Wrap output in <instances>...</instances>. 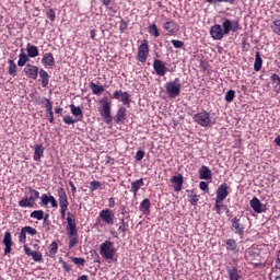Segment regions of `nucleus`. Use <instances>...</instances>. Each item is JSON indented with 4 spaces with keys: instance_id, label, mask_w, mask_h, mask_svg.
Listing matches in <instances>:
<instances>
[{
    "instance_id": "obj_7",
    "label": "nucleus",
    "mask_w": 280,
    "mask_h": 280,
    "mask_svg": "<svg viewBox=\"0 0 280 280\" xmlns=\"http://www.w3.org/2000/svg\"><path fill=\"white\" fill-rule=\"evenodd\" d=\"M98 104L100 107V115L101 117H104L105 121L108 124L113 117L110 116V102H108V97H103Z\"/></svg>"
},
{
    "instance_id": "obj_33",
    "label": "nucleus",
    "mask_w": 280,
    "mask_h": 280,
    "mask_svg": "<svg viewBox=\"0 0 280 280\" xmlns=\"http://www.w3.org/2000/svg\"><path fill=\"white\" fill-rule=\"evenodd\" d=\"M43 154H45V147L43 144H38L34 149V161H38L39 159H43Z\"/></svg>"
},
{
    "instance_id": "obj_46",
    "label": "nucleus",
    "mask_w": 280,
    "mask_h": 280,
    "mask_svg": "<svg viewBox=\"0 0 280 280\" xmlns=\"http://www.w3.org/2000/svg\"><path fill=\"white\" fill-rule=\"evenodd\" d=\"M173 47H175V49H183L185 47V42L183 40H178V39H173L171 40Z\"/></svg>"
},
{
    "instance_id": "obj_12",
    "label": "nucleus",
    "mask_w": 280,
    "mask_h": 280,
    "mask_svg": "<svg viewBox=\"0 0 280 280\" xmlns=\"http://www.w3.org/2000/svg\"><path fill=\"white\" fill-rule=\"evenodd\" d=\"M100 218L105 222V224H108L109 226H113L115 224V213L110 209H104L100 212Z\"/></svg>"
},
{
    "instance_id": "obj_55",
    "label": "nucleus",
    "mask_w": 280,
    "mask_h": 280,
    "mask_svg": "<svg viewBox=\"0 0 280 280\" xmlns=\"http://www.w3.org/2000/svg\"><path fill=\"white\" fill-rule=\"evenodd\" d=\"M143 156H145V151L143 150H139L136 155H135V160L136 161H143Z\"/></svg>"
},
{
    "instance_id": "obj_56",
    "label": "nucleus",
    "mask_w": 280,
    "mask_h": 280,
    "mask_svg": "<svg viewBox=\"0 0 280 280\" xmlns=\"http://www.w3.org/2000/svg\"><path fill=\"white\" fill-rule=\"evenodd\" d=\"M47 16L50 19L51 23H54L56 21V11H54V9H49Z\"/></svg>"
},
{
    "instance_id": "obj_29",
    "label": "nucleus",
    "mask_w": 280,
    "mask_h": 280,
    "mask_svg": "<svg viewBox=\"0 0 280 280\" xmlns=\"http://www.w3.org/2000/svg\"><path fill=\"white\" fill-rule=\"evenodd\" d=\"M164 30L168 32V34H176V32H178V24L174 21L166 22L164 24Z\"/></svg>"
},
{
    "instance_id": "obj_45",
    "label": "nucleus",
    "mask_w": 280,
    "mask_h": 280,
    "mask_svg": "<svg viewBox=\"0 0 280 280\" xmlns=\"http://www.w3.org/2000/svg\"><path fill=\"white\" fill-rule=\"evenodd\" d=\"M188 198L192 207H196V205H198V195H195L194 191H190V194L188 195Z\"/></svg>"
},
{
    "instance_id": "obj_37",
    "label": "nucleus",
    "mask_w": 280,
    "mask_h": 280,
    "mask_svg": "<svg viewBox=\"0 0 280 280\" xmlns=\"http://www.w3.org/2000/svg\"><path fill=\"white\" fill-rule=\"evenodd\" d=\"M148 32L151 36H154V38H159L161 34L159 33V27L156 24H151L148 26Z\"/></svg>"
},
{
    "instance_id": "obj_48",
    "label": "nucleus",
    "mask_w": 280,
    "mask_h": 280,
    "mask_svg": "<svg viewBox=\"0 0 280 280\" xmlns=\"http://www.w3.org/2000/svg\"><path fill=\"white\" fill-rule=\"evenodd\" d=\"M22 229H23L28 235H32V236L38 234V231H36L35 228H32V226H30V225H26V226H24V228H22Z\"/></svg>"
},
{
    "instance_id": "obj_63",
    "label": "nucleus",
    "mask_w": 280,
    "mask_h": 280,
    "mask_svg": "<svg viewBox=\"0 0 280 280\" xmlns=\"http://www.w3.org/2000/svg\"><path fill=\"white\" fill-rule=\"evenodd\" d=\"M47 84H49V78L42 79V86H43V89L47 88Z\"/></svg>"
},
{
    "instance_id": "obj_32",
    "label": "nucleus",
    "mask_w": 280,
    "mask_h": 280,
    "mask_svg": "<svg viewBox=\"0 0 280 280\" xmlns=\"http://www.w3.org/2000/svg\"><path fill=\"white\" fill-rule=\"evenodd\" d=\"M26 51H27L26 55H28V58H36L39 55L38 48L32 44L26 45Z\"/></svg>"
},
{
    "instance_id": "obj_8",
    "label": "nucleus",
    "mask_w": 280,
    "mask_h": 280,
    "mask_svg": "<svg viewBox=\"0 0 280 280\" xmlns=\"http://www.w3.org/2000/svg\"><path fill=\"white\" fill-rule=\"evenodd\" d=\"M150 54V44L147 39L142 40L138 47V60L139 62L145 63L148 61V55Z\"/></svg>"
},
{
    "instance_id": "obj_57",
    "label": "nucleus",
    "mask_w": 280,
    "mask_h": 280,
    "mask_svg": "<svg viewBox=\"0 0 280 280\" xmlns=\"http://www.w3.org/2000/svg\"><path fill=\"white\" fill-rule=\"evenodd\" d=\"M49 202L54 209H58V201L55 196H49Z\"/></svg>"
},
{
    "instance_id": "obj_4",
    "label": "nucleus",
    "mask_w": 280,
    "mask_h": 280,
    "mask_svg": "<svg viewBox=\"0 0 280 280\" xmlns=\"http://www.w3.org/2000/svg\"><path fill=\"white\" fill-rule=\"evenodd\" d=\"M116 253L117 249L115 248V244L110 241H105L100 246V254L103 257V259L113 260L115 259Z\"/></svg>"
},
{
    "instance_id": "obj_53",
    "label": "nucleus",
    "mask_w": 280,
    "mask_h": 280,
    "mask_svg": "<svg viewBox=\"0 0 280 280\" xmlns=\"http://www.w3.org/2000/svg\"><path fill=\"white\" fill-rule=\"evenodd\" d=\"M49 253H51L52 255H56V253H58V243L52 242L49 245Z\"/></svg>"
},
{
    "instance_id": "obj_35",
    "label": "nucleus",
    "mask_w": 280,
    "mask_h": 280,
    "mask_svg": "<svg viewBox=\"0 0 280 280\" xmlns=\"http://www.w3.org/2000/svg\"><path fill=\"white\" fill-rule=\"evenodd\" d=\"M222 202H224V199H215L213 211H215L218 215H222V209H226V206Z\"/></svg>"
},
{
    "instance_id": "obj_17",
    "label": "nucleus",
    "mask_w": 280,
    "mask_h": 280,
    "mask_svg": "<svg viewBox=\"0 0 280 280\" xmlns=\"http://www.w3.org/2000/svg\"><path fill=\"white\" fill-rule=\"evenodd\" d=\"M249 206L253 209V211H255V213H264V212H266V206H264V203H261V201L257 197H254L249 201Z\"/></svg>"
},
{
    "instance_id": "obj_27",
    "label": "nucleus",
    "mask_w": 280,
    "mask_h": 280,
    "mask_svg": "<svg viewBox=\"0 0 280 280\" xmlns=\"http://www.w3.org/2000/svg\"><path fill=\"white\" fill-rule=\"evenodd\" d=\"M116 124H124L126 121V107H120L115 115Z\"/></svg>"
},
{
    "instance_id": "obj_6",
    "label": "nucleus",
    "mask_w": 280,
    "mask_h": 280,
    "mask_svg": "<svg viewBox=\"0 0 280 280\" xmlns=\"http://www.w3.org/2000/svg\"><path fill=\"white\" fill-rule=\"evenodd\" d=\"M221 26L223 27V34H225V36L231 34V32H233V34H235V32H240V21L237 20L223 18Z\"/></svg>"
},
{
    "instance_id": "obj_44",
    "label": "nucleus",
    "mask_w": 280,
    "mask_h": 280,
    "mask_svg": "<svg viewBox=\"0 0 280 280\" xmlns=\"http://www.w3.org/2000/svg\"><path fill=\"white\" fill-rule=\"evenodd\" d=\"M235 100V91L230 90L225 93V102L231 103Z\"/></svg>"
},
{
    "instance_id": "obj_41",
    "label": "nucleus",
    "mask_w": 280,
    "mask_h": 280,
    "mask_svg": "<svg viewBox=\"0 0 280 280\" xmlns=\"http://www.w3.org/2000/svg\"><path fill=\"white\" fill-rule=\"evenodd\" d=\"M102 188V182L93 180L90 183V191H97V189Z\"/></svg>"
},
{
    "instance_id": "obj_49",
    "label": "nucleus",
    "mask_w": 280,
    "mask_h": 280,
    "mask_svg": "<svg viewBox=\"0 0 280 280\" xmlns=\"http://www.w3.org/2000/svg\"><path fill=\"white\" fill-rule=\"evenodd\" d=\"M272 30L275 34H278V36H280V20L273 21Z\"/></svg>"
},
{
    "instance_id": "obj_40",
    "label": "nucleus",
    "mask_w": 280,
    "mask_h": 280,
    "mask_svg": "<svg viewBox=\"0 0 280 280\" xmlns=\"http://www.w3.org/2000/svg\"><path fill=\"white\" fill-rule=\"evenodd\" d=\"M70 110L74 117H82L83 112L81 107H75L73 104L70 105Z\"/></svg>"
},
{
    "instance_id": "obj_62",
    "label": "nucleus",
    "mask_w": 280,
    "mask_h": 280,
    "mask_svg": "<svg viewBox=\"0 0 280 280\" xmlns=\"http://www.w3.org/2000/svg\"><path fill=\"white\" fill-rule=\"evenodd\" d=\"M108 207H109V209H113L115 207V198L110 197L108 199Z\"/></svg>"
},
{
    "instance_id": "obj_19",
    "label": "nucleus",
    "mask_w": 280,
    "mask_h": 280,
    "mask_svg": "<svg viewBox=\"0 0 280 280\" xmlns=\"http://www.w3.org/2000/svg\"><path fill=\"white\" fill-rule=\"evenodd\" d=\"M57 196L60 208H69V198L67 197V191L65 188H59L57 190Z\"/></svg>"
},
{
    "instance_id": "obj_54",
    "label": "nucleus",
    "mask_w": 280,
    "mask_h": 280,
    "mask_svg": "<svg viewBox=\"0 0 280 280\" xmlns=\"http://www.w3.org/2000/svg\"><path fill=\"white\" fill-rule=\"evenodd\" d=\"M199 189H201V191H206V194H209V184L207 182H200Z\"/></svg>"
},
{
    "instance_id": "obj_51",
    "label": "nucleus",
    "mask_w": 280,
    "mask_h": 280,
    "mask_svg": "<svg viewBox=\"0 0 280 280\" xmlns=\"http://www.w3.org/2000/svg\"><path fill=\"white\" fill-rule=\"evenodd\" d=\"M63 121H65V124H68V126H71V125L75 124L78 120L73 119V117L67 115L63 117Z\"/></svg>"
},
{
    "instance_id": "obj_60",
    "label": "nucleus",
    "mask_w": 280,
    "mask_h": 280,
    "mask_svg": "<svg viewBox=\"0 0 280 280\" xmlns=\"http://www.w3.org/2000/svg\"><path fill=\"white\" fill-rule=\"evenodd\" d=\"M113 0H102V4L107 8V10H113V8H110V3Z\"/></svg>"
},
{
    "instance_id": "obj_47",
    "label": "nucleus",
    "mask_w": 280,
    "mask_h": 280,
    "mask_svg": "<svg viewBox=\"0 0 280 280\" xmlns=\"http://www.w3.org/2000/svg\"><path fill=\"white\" fill-rule=\"evenodd\" d=\"M40 207H47L49 205V196L47 194H43L40 197Z\"/></svg>"
},
{
    "instance_id": "obj_5",
    "label": "nucleus",
    "mask_w": 280,
    "mask_h": 280,
    "mask_svg": "<svg viewBox=\"0 0 280 280\" xmlns=\"http://www.w3.org/2000/svg\"><path fill=\"white\" fill-rule=\"evenodd\" d=\"M164 88L168 97H171L172 100L178 97V95H180V88H182L180 79L175 78L173 81L166 82Z\"/></svg>"
},
{
    "instance_id": "obj_15",
    "label": "nucleus",
    "mask_w": 280,
    "mask_h": 280,
    "mask_svg": "<svg viewBox=\"0 0 280 280\" xmlns=\"http://www.w3.org/2000/svg\"><path fill=\"white\" fill-rule=\"evenodd\" d=\"M226 272L230 280H244V275L242 270L237 267H226Z\"/></svg>"
},
{
    "instance_id": "obj_39",
    "label": "nucleus",
    "mask_w": 280,
    "mask_h": 280,
    "mask_svg": "<svg viewBox=\"0 0 280 280\" xmlns=\"http://www.w3.org/2000/svg\"><path fill=\"white\" fill-rule=\"evenodd\" d=\"M9 75H16V63H14V60L9 59Z\"/></svg>"
},
{
    "instance_id": "obj_43",
    "label": "nucleus",
    "mask_w": 280,
    "mask_h": 280,
    "mask_svg": "<svg viewBox=\"0 0 280 280\" xmlns=\"http://www.w3.org/2000/svg\"><path fill=\"white\" fill-rule=\"evenodd\" d=\"M70 259L75 264V266H84V264H86V259L82 257H70Z\"/></svg>"
},
{
    "instance_id": "obj_22",
    "label": "nucleus",
    "mask_w": 280,
    "mask_h": 280,
    "mask_svg": "<svg viewBox=\"0 0 280 280\" xmlns=\"http://www.w3.org/2000/svg\"><path fill=\"white\" fill-rule=\"evenodd\" d=\"M23 248H24V253H25V255H27V257H32V259H34L37 262L43 261V254L40 252H34L27 245H24Z\"/></svg>"
},
{
    "instance_id": "obj_28",
    "label": "nucleus",
    "mask_w": 280,
    "mask_h": 280,
    "mask_svg": "<svg viewBox=\"0 0 280 280\" xmlns=\"http://www.w3.org/2000/svg\"><path fill=\"white\" fill-rule=\"evenodd\" d=\"M20 51L21 54L19 55L18 67H25V65L30 62L31 57L27 54H25L24 49H21Z\"/></svg>"
},
{
    "instance_id": "obj_3",
    "label": "nucleus",
    "mask_w": 280,
    "mask_h": 280,
    "mask_svg": "<svg viewBox=\"0 0 280 280\" xmlns=\"http://www.w3.org/2000/svg\"><path fill=\"white\" fill-rule=\"evenodd\" d=\"M28 197L23 198L19 201V207L22 209H34L36 207V200L40 198V192L32 187H28Z\"/></svg>"
},
{
    "instance_id": "obj_34",
    "label": "nucleus",
    "mask_w": 280,
    "mask_h": 280,
    "mask_svg": "<svg viewBox=\"0 0 280 280\" xmlns=\"http://www.w3.org/2000/svg\"><path fill=\"white\" fill-rule=\"evenodd\" d=\"M262 65H264V59H261V54H259V51H256L255 62H254V71H261Z\"/></svg>"
},
{
    "instance_id": "obj_10",
    "label": "nucleus",
    "mask_w": 280,
    "mask_h": 280,
    "mask_svg": "<svg viewBox=\"0 0 280 280\" xmlns=\"http://www.w3.org/2000/svg\"><path fill=\"white\" fill-rule=\"evenodd\" d=\"M113 98L114 100H120V102L124 104V106H130L132 100L130 98V93L129 92H124L121 90H116L113 93Z\"/></svg>"
},
{
    "instance_id": "obj_13",
    "label": "nucleus",
    "mask_w": 280,
    "mask_h": 280,
    "mask_svg": "<svg viewBox=\"0 0 280 280\" xmlns=\"http://www.w3.org/2000/svg\"><path fill=\"white\" fill-rule=\"evenodd\" d=\"M153 69L156 75H160L161 78H163V75L170 71V68H167L161 59H155L153 61Z\"/></svg>"
},
{
    "instance_id": "obj_59",
    "label": "nucleus",
    "mask_w": 280,
    "mask_h": 280,
    "mask_svg": "<svg viewBox=\"0 0 280 280\" xmlns=\"http://www.w3.org/2000/svg\"><path fill=\"white\" fill-rule=\"evenodd\" d=\"M120 33L124 34V32H126V30H128V23H126L124 20L120 21Z\"/></svg>"
},
{
    "instance_id": "obj_61",
    "label": "nucleus",
    "mask_w": 280,
    "mask_h": 280,
    "mask_svg": "<svg viewBox=\"0 0 280 280\" xmlns=\"http://www.w3.org/2000/svg\"><path fill=\"white\" fill-rule=\"evenodd\" d=\"M67 209L69 208H60L61 220H65V218H67Z\"/></svg>"
},
{
    "instance_id": "obj_18",
    "label": "nucleus",
    "mask_w": 280,
    "mask_h": 280,
    "mask_svg": "<svg viewBox=\"0 0 280 280\" xmlns=\"http://www.w3.org/2000/svg\"><path fill=\"white\" fill-rule=\"evenodd\" d=\"M2 244L4 245V255H10V253H12V245H13L11 232L8 231L4 233Z\"/></svg>"
},
{
    "instance_id": "obj_21",
    "label": "nucleus",
    "mask_w": 280,
    "mask_h": 280,
    "mask_svg": "<svg viewBox=\"0 0 280 280\" xmlns=\"http://www.w3.org/2000/svg\"><path fill=\"white\" fill-rule=\"evenodd\" d=\"M174 191H182L183 183L185 182L183 175H174L171 180Z\"/></svg>"
},
{
    "instance_id": "obj_64",
    "label": "nucleus",
    "mask_w": 280,
    "mask_h": 280,
    "mask_svg": "<svg viewBox=\"0 0 280 280\" xmlns=\"http://www.w3.org/2000/svg\"><path fill=\"white\" fill-rule=\"evenodd\" d=\"M48 119H49V124H54V112H48Z\"/></svg>"
},
{
    "instance_id": "obj_30",
    "label": "nucleus",
    "mask_w": 280,
    "mask_h": 280,
    "mask_svg": "<svg viewBox=\"0 0 280 280\" xmlns=\"http://www.w3.org/2000/svg\"><path fill=\"white\" fill-rule=\"evenodd\" d=\"M89 86H90L93 95H102V93H104V91H105L104 85H98L93 81L90 82Z\"/></svg>"
},
{
    "instance_id": "obj_42",
    "label": "nucleus",
    "mask_w": 280,
    "mask_h": 280,
    "mask_svg": "<svg viewBox=\"0 0 280 280\" xmlns=\"http://www.w3.org/2000/svg\"><path fill=\"white\" fill-rule=\"evenodd\" d=\"M19 242L20 244H25V242H27V233L25 232V230L22 228L20 233H19Z\"/></svg>"
},
{
    "instance_id": "obj_24",
    "label": "nucleus",
    "mask_w": 280,
    "mask_h": 280,
    "mask_svg": "<svg viewBox=\"0 0 280 280\" xmlns=\"http://www.w3.org/2000/svg\"><path fill=\"white\" fill-rule=\"evenodd\" d=\"M42 65H44L45 67H54V65H56V58H54V54H44L42 58Z\"/></svg>"
},
{
    "instance_id": "obj_52",
    "label": "nucleus",
    "mask_w": 280,
    "mask_h": 280,
    "mask_svg": "<svg viewBox=\"0 0 280 280\" xmlns=\"http://www.w3.org/2000/svg\"><path fill=\"white\" fill-rule=\"evenodd\" d=\"M59 264H61L66 272H71V265H68L67 261L62 260V258H59Z\"/></svg>"
},
{
    "instance_id": "obj_38",
    "label": "nucleus",
    "mask_w": 280,
    "mask_h": 280,
    "mask_svg": "<svg viewBox=\"0 0 280 280\" xmlns=\"http://www.w3.org/2000/svg\"><path fill=\"white\" fill-rule=\"evenodd\" d=\"M45 215V211L43 210H34L33 212H31V218L33 220H43Z\"/></svg>"
},
{
    "instance_id": "obj_31",
    "label": "nucleus",
    "mask_w": 280,
    "mask_h": 280,
    "mask_svg": "<svg viewBox=\"0 0 280 280\" xmlns=\"http://www.w3.org/2000/svg\"><path fill=\"white\" fill-rule=\"evenodd\" d=\"M271 84L273 85L275 93H280V77L277 73L271 74L270 77Z\"/></svg>"
},
{
    "instance_id": "obj_20",
    "label": "nucleus",
    "mask_w": 280,
    "mask_h": 280,
    "mask_svg": "<svg viewBox=\"0 0 280 280\" xmlns=\"http://www.w3.org/2000/svg\"><path fill=\"white\" fill-rule=\"evenodd\" d=\"M198 175L200 180H211V178H213V173L211 172V168H209V166L207 165H202L199 168Z\"/></svg>"
},
{
    "instance_id": "obj_50",
    "label": "nucleus",
    "mask_w": 280,
    "mask_h": 280,
    "mask_svg": "<svg viewBox=\"0 0 280 280\" xmlns=\"http://www.w3.org/2000/svg\"><path fill=\"white\" fill-rule=\"evenodd\" d=\"M206 3H235V0H205Z\"/></svg>"
},
{
    "instance_id": "obj_14",
    "label": "nucleus",
    "mask_w": 280,
    "mask_h": 280,
    "mask_svg": "<svg viewBox=\"0 0 280 280\" xmlns=\"http://www.w3.org/2000/svg\"><path fill=\"white\" fill-rule=\"evenodd\" d=\"M229 189H231V187H229V184H226V183L221 184L217 188L215 200H226V198L229 197V194H230Z\"/></svg>"
},
{
    "instance_id": "obj_23",
    "label": "nucleus",
    "mask_w": 280,
    "mask_h": 280,
    "mask_svg": "<svg viewBox=\"0 0 280 280\" xmlns=\"http://www.w3.org/2000/svg\"><path fill=\"white\" fill-rule=\"evenodd\" d=\"M226 250L232 253V255H237L240 253V246H237V242L233 238H229L225 241Z\"/></svg>"
},
{
    "instance_id": "obj_26",
    "label": "nucleus",
    "mask_w": 280,
    "mask_h": 280,
    "mask_svg": "<svg viewBox=\"0 0 280 280\" xmlns=\"http://www.w3.org/2000/svg\"><path fill=\"white\" fill-rule=\"evenodd\" d=\"M150 207H152L150 199H143L140 202L139 211H141V213H143L144 215H150Z\"/></svg>"
},
{
    "instance_id": "obj_9",
    "label": "nucleus",
    "mask_w": 280,
    "mask_h": 280,
    "mask_svg": "<svg viewBox=\"0 0 280 280\" xmlns=\"http://www.w3.org/2000/svg\"><path fill=\"white\" fill-rule=\"evenodd\" d=\"M232 229H234V233L236 235H244V231L246 229V224H244V219L233 217L231 219Z\"/></svg>"
},
{
    "instance_id": "obj_58",
    "label": "nucleus",
    "mask_w": 280,
    "mask_h": 280,
    "mask_svg": "<svg viewBox=\"0 0 280 280\" xmlns=\"http://www.w3.org/2000/svg\"><path fill=\"white\" fill-rule=\"evenodd\" d=\"M39 78H42V80H47V78H49V73L47 71H45V69H40Z\"/></svg>"
},
{
    "instance_id": "obj_36",
    "label": "nucleus",
    "mask_w": 280,
    "mask_h": 280,
    "mask_svg": "<svg viewBox=\"0 0 280 280\" xmlns=\"http://www.w3.org/2000/svg\"><path fill=\"white\" fill-rule=\"evenodd\" d=\"M38 104H44L46 108V113H52L54 112V105L51 104V101L49 98L44 97Z\"/></svg>"
},
{
    "instance_id": "obj_1",
    "label": "nucleus",
    "mask_w": 280,
    "mask_h": 280,
    "mask_svg": "<svg viewBox=\"0 0 280 280\" xmlns=\"http://www.w3.org/2000/svg\"><path fill=\"white\" fill-rule=\"evenodd\" d=\"M68 240H69V248H74V246L79 242L78 235V224L75 223V214L68 212L67 217V226H66Z\"/></svg>"
},
{
    "instance_id": "obj_2",
    "label": "nucleus",
    "mask_w": 280,
    "mask_h": 280,
    "mask_svg": "<svg viewBox=\"0 0 280 280\" xmlns=\"http://www.w3.org/2000/svg\"><path fill=\"white\" fill-rule=\"evenodd\" d=\"M194 121L201 126V128H211L215 126V118L211 116V113L203 110L194 115Z\"/></svg>"
},
{
    "instance_id": "obj_11",
    "label": "nucleus",
    "mask_w": 280,
    "mask_h": 280,
    "mask_svg": "<svg viewBox=\"0 0 280 280\" xmlns=\"http://www.w3.org/2000/svg\"><path fill=\"white\" fill-rule=\"evenodd\" d=\"M210 36L213 38V40H222L224 36H226V33H224V28L222 27V24H214L210 27Z\"/></svg>"
},
{
    "instance_id": "obj_16",
    "label": "nucleus",
    "mask_w": 280,
    "mask_h": 280,
    "mask_svg": "<svg viewBox=\"0 0 280 280\" xmlns=\"http://www.w3.org/2000/svg\"><path fill=\"white\" fill-rule=\"evenodd\" d=\"M24 73L26 78H31L32 80H38V67L27 63L24 68Z\"/></svg>"
},
{
    "instance_id": "obj_25",
    "label": "nucleus",
    "mask_w": 280,
    "mask_h": 280,
    "mask_svg": "<svg viewBox=\"0 0 280 280\" xmlns=\"http://www.w3.org/2000/svg\"><path fill=\"white\" fill-rule=\"evenodd\" d=\"M143 185H145L143 183V178L137 179L135 182L131 183V194H133V198H137V194H139V189H141V187H143Z\"/></svg>"
}]
</instances>
